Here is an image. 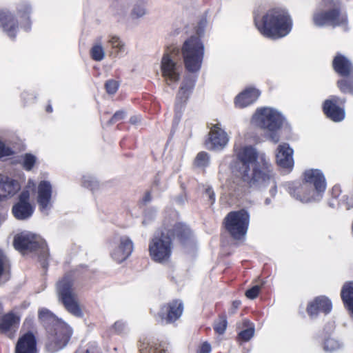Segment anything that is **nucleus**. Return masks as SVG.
Wrapping results in <instances>:
<instances>
[{"label":"nucleus","instance_id":"18","mask_svg":"<svg viewBox=\"0 0 353 353\" xmlns=\"http://www.w3.org/2000/svg\"><path fill=\"white\" fill-rule=\"evenodd\" d=\"M229 140L228 134L221 128L220 123H216L210 128L206 145L210 150H221L226 147Z\"/></svg>","mask_w":353,"mask_h":353},{"label":"nucleus","instance_id":"11","mask_svg":"<svg viewBox=\"0 0 353 353\" xmlns=\"http://www.w3.org/2000/svg\"><path fill=\"white\" fill-rule=\"evenodd\" d=\"M49 341L47 344L48 350L57 352L63 348L69 341L72 331L70 327L61 319L49 327Z\"/></svg>","mask_w":353,"mask_h":353},{"label":"nucleus","instance_id":"38","mask_svg":"<svg viewBox=\"0 0 353 353\" xmlns=\"http://www.w3.org/2000/svg\"><path fill=\"white\" fill-rule=\"evenodd\" d=\"M37 158L30 153H26L21 157L20 164L26 171H31L37 163Z\"/></svg>","mask_w":353,"mask_h":353},{"label":"nucleus","instance_id":"53","mask_svg":"<svg viewBox=\"0 0 353 353\" xmlns=\"http://www.w3.org/2000/svg\"><path fill=\"white\" fill-rule=\"evenodd\" d=\"M8 214L6 212L0 211V226L7 219Z\"/></svg>","mask_w":353,"mask_h":353},{"label":"nucleus","instance_id":"46","mask_svg":"<svg viewBox=\"0 0 353 353\" xmlns=\"http://www.w3.org/2000/svg\"><path fill=\"white\" fill-rule=\"evenodd\" d=\"M125 113L123 110L117 111L114 113L111 119L108 121L109 124H112L120 120H122L125 117Z\"/></svg>","mask_w":353,"mask_h":353},{"label":"nucleus","instance_id":"59","mask_svg":"<svg viewBox=\"0 0 353 353\" xmlns=\"http://www.w3.org/2000/svg\"><path fill=\"white\" fill-rule=\"evenodd\" d=\"M52 107H51L50 105L48 106V108H47V111H48V112H52Z\"/></svg>","mask_w":353,"mask_h":353},{"label":"nucleus","instance_id":"60","mask_svg":"<svg viewBox=\"0 0 353 353\" xmlns=\"http://www.w3.org/2000/svg\"><path fill=\"white\" fill-rule=\"evenodd\" d=\"M148 216V215H147V214H145V219H143V225H146V224H147V220H146V216Z\"/></svg>","mask_w":353,"mask_h":353},{"label":"nucleus","instance_id":"12","mask_svg":"<svg viewBox=\"0 0 353 353\" xmlns=\"http://www.w3.org/2000/svg\"><path fill=\"white\" fill-rule=\"evenodd\" d=\"M134 250L132 239L126 235H115L110 242V256L117 263L125 261Z\"/></svg>","mask_w":353,"mask_h":353},{"label":"nucleus","instance_id":"23","mask_svg":"<svg viewBox=\"0 0 353 353\" xmlns=\"http://www.w3.org/2000/svg\"><path fill=\"white\" fill-rule=\"evenodd\" d=\"M261 92L252 87H248L239 93L234 99L236 108H244L254 103L259 97Z\"/></svg>","mask_w":353,"mask_h":353},{"label":"nucleus","instance_id":"1","mask_svg":"<svg viewBox=\"0 0 353 353\" xmlns=\"http://www.w3.org/2000/svg\"><path fill=\"white\" fill-rule=\"evenodd\" d=\"M237 162L232 168L235 176L250 187L270 186V194L274 197L276 185L271 170L270 159L263 152H259L252 145L234 146Z\"/></svg>","mask_w":353,"mask_h":353},{"label":"nucleus","instance_id":"14","mask_svg":"<svg viewBox=\"0 0 353 353\" xmlns=\"http://www.w3.org/2000/svg\"><path fill=\"white\" fill-rule=\"evenodd\" d=\"M25 175L19 173L18 176L0 174V201H7L15 196L21 189L20 179L24 180Z\"/></svg>","mask_w":353,"mask_h":353},{"label":"nucleus","instance_id":"43","mask_svg":"<svg viewBox=\"0 0 353 353\" xmlns=\"http://www.w3.org/2000/svg\"><path fill=\"white\" fill-rule=\"evenodd\" d=\"M254 327H249L241 331L239 335L241 339H242L244 341H248L254 336Z\"/></svg>","mask_w":353,"mask_h":353},{"label":"nucleus","instance_id":"15","mask_svg":"<svg viewBox=\"0 0 353 353\" xmlns=\"http://www.w3.org/2000/svg\"><path fill=\"white\" fill-rule=\"evenodd\" d=\"M52 186L48 181H41L37 186V202L39 210L43 214L48 215L52 208Z\"/></svg>","mask_w":353,"mask_h":353},{"label":"nucleus","instance_id":"17","mask_svg":"<svg viewBox=\"0 0 353 353\" xmlns=\"http://www.w3.org/2000/svg\"><path fill=\"white\" fill-rule=\"evenodd\" d=\"M30 191L23 190L19 196V201L12 209L14 216L18 220H26L32 216L34 207L30 203Z\"/></svg>","mask_w":353,"mask_h":353},{"label":"nucleus","instance_id":"5","mask_svg":"<svg viewBox=\"0 0 353 353\" xmlns=\"http://www.w3.org/2000/svg\"><path fill=\"white\" fill-rule=\"evenodd\" d=\"M324 8L317 9L312 15V21L316 26L346 27L347 17L341 11L340 0H323Z\"/></svg>","mask_w":353,"mask_h":353},{"label":"nucleus","instance_id":"42","mask_svg":"<svg viewBox=\"0 0 353 353\" xmlns=\"http://www.w3.org/2000/svg\"><path fill=\"white\" fill-rule=\"evenodd\" d=\"M13 153L11 148L7 146L1 139H0V159L12 155Z\"/></svg>","mask_w":353,"mask_h":353},{"label":"nucleus","instance_id":"3","mask_svg":"<svg viewBox=\"0 0 353 353\" xmlns=\"http://www.w3.org/2000/svg\"><path fill=\"white\" fill-rule=\"evenodd\" d=\"M190 234L189 228L177 223L172 228H165L161 232H157L149 242L148 250L151 259L159 263H165L170 259L173 243L172 236H177L181 238Z\"/></svg>","mask_w":353,"mask_h":353},{"label":"nucleus","instance_id":"7","mask_svg":"<svg viewBox=\"0 0 353 353\" xmlns=\"http://www.w3.org/2000/svg\"><path fill=\"white\" fill-rule=\"evenodd\" d=\"M74 279L71 274H66L56 285L59 300L72 315L81 317L83 315L77 294L73 288Z\"/></svg>","mask_w":353,"mask_h":353},{"label":"nucleus","instance_id":"44","mask_svg":"<svg viewBox=\"0 0 353 353\" xmlns=\"http://www.w3.org/2000/svg\"><path fill=\"white\" fill-rule=\"evenodd\" d=\"M119 88V84L116 81L108 80L105 83V89L108 94H114Z\"/></svg>","mask_w":353,"mask_h":353},{"label":"nucleus","instance_id":"32","mask_svg":"<svg viewBox=\"0 0 353 353\" xmlns=\"http://www.w3.org/2000/svg\"><path fill=\"white\" fill-rule=\"evenodd\" d=\"M10 261L2 250L0 249V284L10 279Z\"/></svg>","mask_w":353,"mask_h":353},{"label":"nucleus","instance_id":"16","mask_svg":"<svg viewBox=\"0 0 353 353\" xmlns=\"http://www.w3.org/2000/svg\"><path fill=\"white\" fill-rule=\"evenodd\" d=\"M183 311V303L179 300L173 301L162 306L158 314V321L163 325L174 323L181 317Z\"/></svg>","mask_w":353,"mask_h":353},{"label":"nucleus","instance_id":"41","mask_svg":"<svg viewBox=\"0 0 353 353\" xmlns=\"http://www.w3.org/2000/svg\"><path fill=\"white\" fill-rule=\"evenodd\" d=\"M227 327V321L225 319H220L214 324V330L219 334L225 332Z\"/></svg>","mask_w":353,"mask_h":353},{"label":"nucleus","instance_id":"52","mask_svg":"<svg viewBox=\"0 0 353 353\" xmlns=\"http://www.w3.org/2000/svg\"><path fill=\"white\" fill-rule=\"evenodd\" d=\"M35 185H36V184H35L34 179H29L28 181L27 185L23 190H27L29 191L30 189H34L35 188Z\"/></svg>","mask_w":353,"mask_h":353},{"label":"nucleus","instance_id":"6","mask_svg":"<svg viewBox=\"0 0 353 353\" xmlns=\"http://www.w3.org/2000/svg\"><path fill=\"white\" fill-rule=\"evenodd\" d=\"M185 69L191 73L198 72L203 63L205 47L201 40L195 36L186 39L181 48Z\"/></svg>","mask_w":353,"mask_h":353},{"label":"nucleus","instance_id":"50","mask_svg":"<svg viewBox=\"0 0 353 353\" xmlns=\"http://www.w3.org/2000/svg\"><path fill=\"white\" fill-rule=\"evenodd\" d=\"M208 21L206 18H203L200 20L198 26L197 33L201 35L203 33L205 27L207 26Z\"/></svg>","mask_w":353,"mask_h":353},{"label":"nucleus","instance_id":"37","mask_svg":"<svg viewBox=\"0 0 353 353\" xmlns=\"http://www.w3.org/2000/svg\"><path fill=\"white\" fill-rule=\"evenodd\" d=\"M148 14L145 5L143 3H135L130 13V17L132 20H137L143 18Z\"/></svg>","mask_w":353,"mask_h":353},{"label":"nucleus","instance_id":"49","mask_svg":"<svg viewBox=\"0 0 353 353\" xmlns=\"http://www.w3.org/2000/svg\"><path fill=\"white\" fill-rule=\"evenodd\" d=\"M210 352L211 345L207 342L202 343L198 350V353H210Z\"/></svg>","mask_w":353,"mask_h":353},{"label":"nucleus","instance_id":"30","mask_svg":"<svg viewBox=\"0 0 353 353\" xmlns=\"http://www.w3.org/2000/svg\"><path fill=\"white\" fill-rule=\"evenodd\" d=\"M91 58L96 61H102L105 57V51L103 46L102 37L96 39L90 50Z\"/></svg>","mask_w":353,"mask_h":353},{"label":"nucleus","instance_id":"34","mask_svg":"<svg viewBox=\"0 0 353 353\" xmlns=\"http://www.w3.org/2000/svg\"><path fill=\"white\" fill-rule=\"evenodd\" d=\"M39 319L43 322L48 329L52 327L57 321L60 319H57L50 311L46 308L40 309L39 311Z\"/></svg>","mask_w":353,"mask_h":353},{"label":"nucleus","instance_id":"45","mask_svg":"<svg viewBox=\"0 0 353 353\" xmlns=\"http://www.w3.org/2000/svg\"><path fill=\"white\" fill-rule=\"evenodd\" d=\"M260 289L261 288L259 285H254L251 289L246 291L245 295L248 299H254L258 296Z\"/></svg>","mask_w":353,"mask_h":353},{"label":"nucleus","instance_id":"51","mask_svg":"<svg viewBox=\"0 0 353 353\" xmlns=\"http://www.w3.org/2000/svg\"><path fill=\"white\" fill-rule=\"evenodd\" d=\"M205 194L209 199V200L211 201V203L212 204L215 200L214 193L213 190L210 188H208L206 189Z\"/></svg>","mask_w":353,"mask_h":353},{"label":"nucleus","instance_id":"47","mask_svg":"<svg viewBox=\"0 0 353 353\" xmlns=\"http://www.w3.org/2000/svg\"><path fill=\"white\" fill-rule=\"evenodd\" d=\"M126 327L125 323L122 321H118L114 323L112 328L114 330V331L117 333H121L123 332Z\"/></svg>","mask_w":353,"mask_h":353},{"label":"nucleus","instance_id":"8","mask_svg":"<svg viewBox=\"0 0 353 353\" xmlns=\"http://www.w3.org/2000/svg\"><path fill=\"white\" fill-rule=\"evenodd\" d=\"M13 245L21 252L38 251L41 256L42 265L46 266L48 250L45 241L39 235L28 231L21 232L15 235Z\"/></svg>","mask_w":353,"mask_h":353},{"label":"nucleus","instance_id":"33","mask_svg":"<svg viewBox=\"0 0 353 353\" xmlns=\"http://www.w3.org/2000/svg\"><path fill=\"white\" fill-rule=\"evenodd\" d=\"M108 43L114 51L112 52L114 57H118L125 51V43L121 38L117 35H110L108 39Z\"/></svg>","mask_w":353,"mask_h":353},{"label":"nucleus","instance_id":"22","mask_svg":"<svg viewBox=\"0 0 353 353\" xmlns=\"http://www.w3.org/2000/svg\"><path fill=\"white\" fill-rule=\"evenodd\" d=\"M332 308L331 301L325 296H319L308 303L306 310L310 317L314 319L319 313L328 314Z\"/></svg>","mask_w":353,"mask_h":353},{"label":"nucleus","instance_id":"40","mask_svg":"<svg viewBox=\"0 0 353 353\" xmlns=\"http://www.w3.org/2000/svg\"><path fill=\"white\" fill-rule=\"evenodd\" d=\"M82 183L83 186L93 190L98 187V181L91 175H85L83 177Z\"/></svg>","mask_w":353,"mask_h":353},{"label":"nucleus","instance_id":"25","mask_svg":"<svg viewBox=\"0 0 353 353\" xmlns=\"http://www.w3.org/2000/svg\"><path fill=\"white\" fill-rule=\"evenodd\" d=\"M19 317L12 312H9L0 319V332L12 339L14 336Z\"/></svg>","mask_w":353,"mask_h":353},{"label":"nucleus","instance_id":"56","mask_svg":"<svg viewBox=\"0 0 353 353\" xmlns=\"http://www.w3.org/2000/svg\"><path fill=\"white\" fill-rule=\"evenodd\" d=\"M264 203L265 205H269L272 203V199L270 198H266L265 199Z\"/></svg>","mask_w":353,"mask_h":353},{"label":"nucleus","instance_id":"26","mask_svg":"<svg viewBox=\"0 0 353 353\" xmlns=\"http://www.w3.org/2000/svg\"><path fill=\"white\" fill-rule=\"evenodd\" d=\"M15 353H37L35 337L31 332H28L19 339Z\"/></svg>","mask_w":353,"mask_h":353},{"label":"nucleus","instance_id":"10","mask_svg":"<svg viewBox=\"0 0 353 353\" xmlns=\"http://www.w3.org/2000/svg\"><path fill=\"white\" fill-rule=\"evenodd\" d=\"M178 50L173 48L170 52L163 54L161 63L162 77L167 85L175 88L182 72L181 65L174 60Z\"/></svg>","mask_w":353,"mask_h":353},{"label":"nucleus","instance_id":"21","mask_svg":"<svg viewBox=\"0 0 353 353\" xmlns=\"http://www.w3.org/2000/svg\"><path fill=\"white\" fill-rule=\"evenodd\" d=\"M303 183L313 187L324 193L326 190V180L323 172L319 169H307L303 173Z\"/></svg>","mask_w":353,"mask_h":353},{"label":"nucleus","instance_id":"19","mask_svg":"<svg viewBox=\"0 0 353 353\" xmlns=\"http://www.w3.org/2000/svg\"><path fill=\"white\" fill-rule=\"evenodd\" d=\"M345 99L336 96H331L326 99L323 105V110L327 118L334 122H340L345 119V112L343 108H340L338 103H344Z\"/></svg>","mask_w":353,"mask_h":353},{"label":"nucleus","instance_id":"39","mask_svg":"<svg viewBox=\"0 0 353 353\" xmlns=\"http://www.w3.org/2000/svg\"><path fill=\"white\" fill-rule=\"evenodd\" d=\"M210 157L205 152H199L194 160V164L197 167L205 168L209 165Z\"/></svg>","mask_w":353,"mask_h":353},{"label":"nucleus","instance_id":"55","mask_svg":"<svg viewBox=\"0 0 353 353\" xmlns=\"http://www.w3.org/2000/svg\"><path fill=\"white\" fill-rule=\"evenodd\" d=\"M130 121L131 123L137 124V123L139 122L140 118L138 116H133L130 118Z\"/></svg>","mask_w":353,"mask_h":353},{"label":"nucleus","instance_id":"29","mask_svg":"<svg viewBox=\"0 0 353 353\" xmlns=\"http://www.w3.org/2000/svg\"><path fill=\"white\" fill-rule=\"evenodd\" d=\"M17 15L20 18L21 23H24V28L28 30L30 28V14L32 12V8L27 1H22L17 4L16 8Z\"/></svg>","mask_w":353,"mask_h":353},{"label":"nucleus","instance_id":"54","mask_svg":"<svg viewBox=\"0 0 353 353\" xmlns=\"http://www.w3.org/2000/svg\"><path fill=\"white\" fill-rule=\"evenodd\" d=\"M240 305H241L240 301H233L232 308H231V312L232 313H234L235 312V310L239 307Z\"/></svg>","mask_w":353,"mask_h":353},{"label":"nucleus","instance_id":"58","mask_svg":"<svg viewBox=\"0 0 353 353\" xmlns=\"http://www.w3.org/2000/svg\"><path fill=\"white\" fill-rule=\"evenodd\" d=\"M144 200H145V201L150 200V195L148 194L145 195Z\"/></svg>","mask_w":353,"mask_h":353},{"label":"nucleus","instance_id":"20","mask_svg":"<svg viewBox=\"0 0 353 353\" xmlns=\"http://www.w3.org/2000/svg\"><path fill=\"white\" fill-rule=\"evenodd\" d=\"M0 28L10 39H14L19 31L18 21L15 15L6 9H0Z\"/></svg>","mask_w":353,"mask_h":353},{"label":"nucleus","instance_id":"2","mask_svg":"<svg viewBox=\"0 0 353 353\" xmlns=\"http://www.w3.org/2000/svg\"><path fill=\"white\" fill-rule=\"evenodd\" d=\"M254 23L259 32L271 39L287 36L292 27V21L288 12L280 8L268 10L261 17H255Z\"/></svg>","mask_w":353,"mask_h":353},{"label":"nucleus","instance_id":"13","mask_svg":"<svg viewBox=\"0 0 353 353\" xmlns=\"http://www.w3.org/2000/svg\"><path fill=\"white\" fill-rule=\"evenodd\" d=\"M290 194L295 199L303 203L319 202L323 196L324 193L315 190L303 183H291L288 186Z\"/></svg>","mask_w":353,"mask_h":353},{"label":"nucleus","instance_id":"24","mask_svg":"<svg viewBox=\"0 0 353 353\" xmlns=\"http://www.w3.org/2000/svg\"><path fill=\"white\" fill-rule=\"evenodd\" d=\"M293 152L289 144L284 143L279 145L276 154L277 164L281 168L291 169L294 166Z\"/></svg>","mask_w":353,"mask_h":353},{"label":"nucleus","instance_id":"28","mask_svg":"<svg viewBox=\"0 0 353 353\" xmlns=\"http://www.w3.org/2000/svg\"><path fill=\"white\" fill-rule=\"evenodd\" d=\"M196 83V78L190 75L185 76L180 85L177 100L181 102H185L192 94Z\"/></svg>","mask_w":353,"mask_h":353},{"label":"nucleus","instance_id":"9","mask_svg":"<svg viewBox=\"0 0 353 353\" xmlns=\"http://www.w3.org/2000/svg\"><path fill=\"white\" fill-rule=\"evenodd\" d=\"M224 223L226 230L234 239H242L248 229L250 214L245 210L231 212L225 216Z\"/></svg>","mask_w":353,"mask_h":353},{"label":"nucleus","instance_id":"48","mask_svg":"<svg viewBox=\"0 0 353 353\" xmlns=\"http://www.w3.org/2000/svg\"><path fill=\"white\" fill-rule=\"evenodd\" d=\"M343 202L345 204L347 209L353 208V195H344Z\"/></svg>","mask_w":353,"mask_h":353},{"label":"nucleus","instance_id":"27","mask_svg":"<svg viewBox=\"0 0 353 353\" xmlns=\"http://www.w3.org/2000/svg\"><path fill=\"white\" fill-rule=\"evenodd\" d=\"M332 65L334 71L343 77H347L353 72L352 62L344 55L338 54L334 58Z\"/></svg>","mask_w":353,"mask_h":353},{"label":"nucleus","instance_id":"57","mask_svg":"<svg viewBox=\"0 0 353 353\" xmlns=\"http://www.w3.org/2000/svg\"><path fill=\"white\" fill-rule=\"evenodd\" d=\"M332 192L333 193L336 192V193H338L340 192V189H339V187L338 186H334L332 189Z\"/></svg>","mask_w":353,"mask_h":353},{"label":"nucleus","instance_id":"61","mask_svg":"<svg viewBox=\"0 0 353 353\" xmlns=\"http://www.w3.org/2000/svg\"><path fill=\"white\" fill-rule=\"evenodd\" d=\"M142 1H143L144 3H145V2H146V0H142Z\"/></svg>","mask_w":353,"mask_h":353},{"label":"nucleus","instance_id":"31","mask_svg":"<svg viewBox=\"0 0 353 353\" xmlns=\"http://www.w3.org/2000/svg\"><path fill=\"white\" fill-rule=\"evenodd\" d=\"M341 298L348 310L353 314V282L347 283L343 285Z\"/></svg>","mask_w":353,"mask_h":353},{"label":"nucleus","instance_id":"62","mask_svg":"<svg viewBox=\"0 0 353 353\" xmlns=\"http://www.w3.org/2000/svg\"><path fill=\"white\" fill-rule=\"evenodd\" d=\"M86 353H90V352L87 351Z\"/></svg>","mask_w":353,"mask_h":353},{"label":"nucleus","instance_id":"36","mask_svg":"<svg viewBox=\"0 0 353 353\" xmlns=\"http://www.w3.org/2000/svg\"><path fill=\"white\" fill-rule=\"evenodd\" d=\"M343 347V344L339 340L328 337L327 338L323 345V350L328 353H332L341 350Z\"/></svg>","mask_w":353,"mask_h":353},{"label":"nucleus","instance_id":"35","mask_svg":"<svg viewBox=\"0 0 353 353\" xmlns=\"http://www.w3.org/2000/svg\"><path fill=\"white\" fill-rule=\"evenodd\" d=\"M337 81V85L343 93H350L353 94V72L347 77H343Z\"/></svg>","mask_w":353,"mask_h":353},{"label":"nucleus","instance_id":"4","mask_svg":"<svg viewBox=\"0 0 353 353\" xmlns=\"http://www.w3.org/2000/svg\"><path fill=\"white\" fill-rule=\"evenodd\" d=\"M250 123L252 125L264 130L267 140L277 143L281 139L280 130L288 125L285 117L279 110L272 107L256 108Z\"/></svg>","mask_w":353,"mask_h":353}]
</instances>
